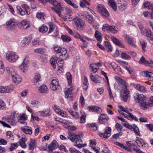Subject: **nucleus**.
Masks as SVG:
<instances>
[{"mask_svg":"<svg viewBox=\"0 0 153 153\" xmlns=\"http://www.w3.org/2000/svg\"><path fill=\"white\" fill-rule=\"evenodd\" d=\"M144 6L145 8H147L149 10H152L153 12V4H150V3L145 2L144 4Z\"/></svg>","mask_w":153,"mask_h":153,"instance_id":"46","label":"nucleus"},{"mask_svg":"<svg viewBox=\"0 0 153 153\" xmlns=\"http://www.w3.org/2000/svg\"><path fill=\"white\" fill-rule=\"evenodd\" d=\"M6 71L8 74H9L11 76H14L17 73L16 70L12 66L8 65L6 67Z\"/></svg>","mask_w":153,"mask_h":153,"instance_id":"18","label":"nucleus"},{"mask_svg":"<svg viewBox=\"0 0 153 153\" xmlns=\"http://www.w3.org/2000/svg\"><path fill=\"white\" fill-rule=\"evenodd\" d=\"M127 7L126 3L120 4L118 6V8L120 11H123Z\"/></svg>","mask_w":153,"mask_h":153,"instance_id":"42","label":"nucleus"},{"mask_svg":"<svg viewBox=\"0 0 153 153\" xmlns=\"http://www.w3.org/2000/svg\"><path fill=\"white\" fill-rule=\"evenodd\" d=\"M73 89V87H71L68 88L65 91V97L66 98L70 99L71 101L72 100Z\"/></svg>","mask_w":153,"mask_h":153,"instance_id":"15","label":"nucleus"},{"mask_svg":"<svg viewBox=\"0 0 153 153\" xmlns=\"http://www.w3.org/2000/svg\"><path fill=\"white\" fill-rule=\"evenodd\" d=\"M65 10H66V16L69 17L71 16L72 14V11L68 8L66 7Z\"/></svg>","mask_w":153,"mask_h":153,"instance_id":"61","label":"nucleus"},{"mask_svg":"<svg viewBox=\"0 0 153 153\" xmlns=\"http://www.w3.org/2000/svg\"><path fill=\"white\" fill-rule=\"evenodd\" d=\"M4 71V66L3 62L0 60V74H3Z\"/></svg>","mask_w":153,"mask_h":153,"instance_id":"48","label":"nucleus"},{"mask_svg":"<svg viewBox=\"0 0 153 153\" xmlns=\"http://www.w3.org/2000/svg\"><path fill=\"white\" fill-rule=\"evenodd\" d=\"M21 6L25 10L27 14L29 15L30 14V10L27 4H23Z\"/></svg>","mask_w":153,"mask_h":153,"instance_id":"38","label":"nucleus"},{"mask_svg":"<svg viewBox=\"0 0 153 153\" xmlns=\"http://www.w3.org/2000/svg\"><path fill=\"white\" fill-rule=\"evenodd\" d=\"M6 25L7 29L12 30L15 29L17 25V23L15 20L11 19L7 22Z\"/></svg>","mask_w":153,"mask_h":153,"instance_id":"8","label":"nucleus"},{"mask_svg":"<svg viewBox=\"0 0 153 153\" xmlns=\"http://www.w3.org/2000/svg\"><path fill=\"white\" fill-rule=\"evenodd\" d=\"M102 30L105 32L107 30H109L112 33L114 34L117 33L118 30V28L115 26L109 25L108 24L103 25Z\"/></svg>","mask_w":153,"mask_h":153,"instance_id":"7","label":"nucleus"},{"mask_svg":"<svg viewBox=\"0 0 153 153\" xmlns=\"http://www.w3.org/2000/svg\"><path fill=\"white\" fill-rule=\"evenodd\" d=\"M139 62L140 63L143 64L146 66L153 68V61L152 60H150L149 61L146 60L144 57L142 56Z\"/></svg>","mask_w":153,"mask_h":153,"instance_id":"12","label":"nucleus"},{"mask_svg":"<svg viewBox=\"0 0 153 153\" xmlns=\"http://www.w3.org/2000/svg\"><path fill=\"white\" fill-rule=\"evenodd\" d=\"M109 120V118L106 114H101L99 116L98 121L101 124H103L104 121H106Z\"/></svg>","mask_w":153,"mask_h":153,"instance_id":"19","label":"nucleus"},{"mask_svg":"<svg viewBox=\"0 0 153 153\" xmlns=\"http://www.w3.org/2000/svg\"><path fill=\"white\" fill-rule=\"evenodd\" d=\"M19 118L18 120H25L27 119V118L26 114L24 113L20 115L19 116Z\"/></svg>","mask_w":153,"mask_h":153,"instance_id":"50","label":"nucleus"},{"mask_svg":"<svg viewBox=\"0 0 153 153\" xmlns=\"http://www.w3.org/2000/svg\"><path fill=\"white\" fill-rule=\"evenodd\" d=\"M75 36L77 38H79L80 40L82 42L84 45L86 43H88V42L89 41V38L83 36L81 35L78 33H76Z\"/></svg>","mask_w":153,"mask_h":153,"instance_id":"17","label":"nucleus"},{"mask_svg":"<svg viewBox=\"0 0 153 153\" xmlns=\"http://www.w3.org/2000/svg\"><path fill=\"white\" fill-rule=\"evenodd\" d=\"M146 97L142 94H137L136 96H134V100L137 102L139 103L141 107V103L146 100Z\"/></svg>","mask_w":153,"mask_h":153,"instance_id":"13","label":"nucleus"},{"mask_svg":"<svg viewBox=\"0 0 153 153\" xmlns=\"http://www.w3.org/2000/svg\"><path fill=\"white\" fill-rule=\"evenodd\" d=\"M14 85H10L7 86H5V93H10L13 90Z\"/></svg>","mask_w":153,"mask_h":153,"instance_id":"33","label":"nucleus"},{"mask_svg":"<svg viewBox=\"0 0 153 153\" xmlns=\"http://www.w3.org/2000/svg\"><path fill=\"white\" fill-rule=\"evenodd\" d=\"M57 58L56 57H52L51 59V63L54 69H55L56 68V64L57 63Z\"/></svg>","mask_w":153,"mask_h":153,"instance_id":"35","label":"nucleus"},{"mask_svg":"<svg viewBox=\"0 0 153 153\" xmlns=\"http://www.w3.org/2000/svg\"><path fill=\"white\" fill-rule=\"evenodd\" d=\"M96 66L95 64L94 63L90 65L91 69L92 70V71L94 73L96 72L98 69H99L98 68L96 67Z\"/></svg>","mask_w":153,"mask_h":153,"instance_id":"51","label":"nucleus"},{"mask_svg":"<svg viewBox=\"0 0 153 153\" xmlns=\"http://www.w3.org/2000/svg\"><path fill=\"white\" fill-rule=\"evenodd\" d=\"M83 16L85 17V19L89 23L93 24L94 23V20L93 17L91 15L88 14V13L86 15H84Z\"/></svg>","mask_w":153,"mask_h":153,"instance_id":"29","label":"nucleus"},{"mask_svg":"<svg viewBox=\"0 0 153 153\" xmlns=\"http://www.w3.org/2000/svg\"><path fill=\"white\" fill-rule=\"evenodd\" d=\"M58 111H56V112L58 114H59L62 117H66V114L65 112H64L62 111L60 109H58Z\"/></svg>","mask_w":153,"mask_h":153,"instance_id":"64","label":"nucleus"},{"mask_svg":"<svg viewBox=\"0 0 153 153\" xmlns=\"http://www.w3.org/2000/svg\"><path fill=\"white\" fill-rule=\"evenodd\" d=\"M47 88L46 85H42L39 88V90L41 93H46L47 91Z\"/></svg>","mask_w":153,"mask_h":153,"instance_id":"40","label":"nucleus"},{"mask_svg":"<svg viewBox=\"0 0 153 153\" xmlns=\"http://www.w3.org/2000/svg\"><path fill=\"white\" fill-rule=\"evenodd\" d=\"M135 142L137 143V145L140 147H143L144 145H147L143 140L141 138L137 137Z\"/></svg>","mask_w":153,"mask_h":153,"instance_id":"21","label":"nucleus"},{"mask_svg":"<svg viewBox=\"0 0 153 153\" xmlns=\"http://www.w3.org/2000/svg\"><path fill=\"white\" fill-rule=\"evenodd\" d=\"M5 103L1 100L0 99V110H4L6 108Z\"/></svg>","mask_w":153,"mask_h":153,"instance_id":"52","label":"nucleus"},{"mask_svg":"<svg viewBox=\"0 0 153 153\" xmlns=\"http://www.w3.org/2000/svg\"><path fill=\"white\" fill-rule=\"evenodd\" d=\"M73 24L75 28L79 30H83L84 26V21L79 18H74Z\"/></svg>","mask_w":153,"mask_h":153,"instance_id":"4","label":"nucleus"},{"mask_svg":"<svg viewBox=\"0 0 153 153\" xmlns=\"http://www.w3.org/2000/svg\"><path fill=\"white\" fill-rule=\"evenodd\" d=\"M32 44L34 46L39 45V39H33L32 42Z\"/></svg>","mask_w":153,"mask_h":153,"instance_id":"57","label":"nucleus"},{"mask_svg":"<svg viewBox=\"0 0 153 153\" xmlns=\"http://www.w3.org/2000/svg\"><path fill=\"white\" fill-rule=\"evenodd\" d=\"M21 25L23 29H26L29 27V22L26 20H23L21 22Z\"/></svg>","mask_w":153,"mask_h":153,"instance_id":"32","label":"nucleus"},{"mask_svg":"<svg viewBox=\"0 0 153 153\" xmlns=\"http://www.w3.org/2000/svg\"><path fill=\"white\" fill-rule=\"evenodd\" d=\"M84 80L83 82L84 85L83 86V88L87 90L88 87V80L87 78L84 76Z\"/></svg>","mask_w":153,"mask_h":153,"instance_id":"47","label":"nucleus"},{"mask_svg":"<svg viewBox=\"0 0 153 153\" xmlns=\"http://www.w3.org/2000/svg\"><path fill=\"white\" fill-rule=\"evenodd\" d=\"M122 88L120 91V97L122 100L125 102L130 98V91L127 89V86L124 84L122 85Z\"/></svg>","mask_w":153,"mask_h":153,"instance_id":"1","label":"nucleus"},{"mask_svg":"<svg viewBox=\"0 0 153 153\" xmlns=\"http://www.w3.org/2000/svg\"><path fill=\"white\" fill-rule=\"evenodd\" d=\"M125 40L129 45L132 46H134L133 40V39L129 35H126L125 36Z\"/></svg>","mask_w":153,"mask_h":153,"instance_id":"31","label":"nucleus"},{"mask_svg":"<svg viewBox=\"0 0 153 153\" xmlns=\"http://www.w3.org/2000/svg\"><path fill=\"white\" fill-rule=\"evenodd\" d=\"M29 38H25L22 41L21 43L22 45L24 46L26 45H28L29 43Z\"/></svg>","mask_w":153,"mask_h":153,"instance_id":"49","label":"nucleus"},{"mask_svg":"<svg viewBox=\"0 0 153 153\" xmlns=\"http://www.w3.org/2000/svg\"><path fill=\"white\" fill-rule=\"evenodd\" d=\"M41 80L40 74L39 73H36L35 74V76L33 79V82L35 85H37L39 81Z\"/></svg>","mask_w":153,"mask_h":153,"instance_id":"24","label":"nucleus"},{"mask_svg":"<svg viewBox=\"0 0 153 153\" xmlns=\"http://www.w3.org/2000/svg\"><path fill=\"white\" fill-rule=\"evenodd\" d=\"M58 82V80L56 79L52 80L50 86L52 90L57 91H59L61 90V88Z\"/></svg>","mask_w":153,"mask_h":153,"instance_id":"9","label":"nucleus"},{"mask_svg":"<svg viewBox=\"0 0 153 153\" xmlns=\"http://www.w3.org/2000/svg\"><path fill=\"white\" fill-rule=\"evenodd\" d=\"M21 6L25 10L27 14L29 15L30 14V10L27 4H23Z\"/></svg>","mask_w":153,"mask_h":153,"instance_id":"37","label":"nucleus"},{"mask_svg":"<svg viewBox=\"0 0 153 153\" xmlns=\"http://www.w3.org/2000/svg\"><path fill=\"white\" fill-rule=\"evenodd\" d=\"M121 57L124 59H130V56L125 53L123 52L121 54Z\"/></svg>","mask_w":153,"mask_h":153,"instance_id":"53","label":"nucleus"},{"mask_svg":"<svg viewBox=\"0 0 153 153\" xmlns=\"http://www.w3.org/2000/svg\"><path fill=\"white\" fill-rule=\"evenodd\" d=\"M91 80L95 83H99L100 82L101 77L99 76H93L92 74H91Z\"/></svg>","mask_w":153,"mask_h":153,"instance_id":"25","label":"nucleus"},{"mask_svg":"<svg viewBox=\"0 0 153 153\" xmlns=\"http://www.w3.org/2000/svg\"><path fill=\"white\" fill-rule=\"evenodd\" d=\"M7 121L12 126L15 125L16 124V120L14 116V115H11L9 116L7 119Z\"/></svg>","mask_w":153,"mask_h":153,"instance_id":"23","label":"nucleus"},{"mask_svg":"<svg viewBox=\"0 0 153 153\" xmlns=\"http://www.w3.org/2000/svg\"><path fill=\"white\" fill-rule=\"evenodd\" d=\"M137 25L143 35L146 36L148 37H149L152 35V32L151 30L149 29H143V26L141 23L138 22L137 23Z\"/></svg>","mask_w":153,"mask_h":153,"instance_id":"10","label":"nucleus"},{"mask_svg":"<svg viewBox=\"0 0 153 153\" xmlns=\"http://www.w3.org/2000/svg\"><path fill=\"white\" fill-rule=\"evenodd\" d=\"M134 87L138 91L142 92H145L146 91V88L143 85H141L139 84L135 85Z\"/></svg>","mask_w":153,"mask_h":153,"instance_id":"30","label":"nucleus"},{"mask_svg":"<svg viewBox=\"0 0 153 153\" xmlns=\"http://www.w3.org/2000/svg\"><path fill=\"white\" fill-rule=\"evenodd\" d=\"M29 61V57L28 56L26 55L25 57L23 62L19 66V70L23 73H25L27 71Z\"/></svg>","mask_w":153,"mask_h":153,"instance_id":"6","label":"nucleus"},{"mask_svg":"<svg viewBox=\"0 0 153 153\" xmlns=\"http://www.w3.org/2000/svg\"><path fill=\"white\" fill-rule=\"evenodd\" d=\"M48 1L49 3H51L53 4L55 7H57L59 6V5H60L58 3V2L55 0H48Z\"/></svg>","mask_w":153,"mask_h":153,"instance_id":"58","label":"nucleus"},{"mask_svg":"<svg viewBox=\"0 0 153 153\" xmlns=\"http://www.w3.org/2000/svg\"><path fill=\"white\" fill-rule=\"evenodd\" d=\"M52 9L58 14L59 16H62V15L60 13L61 9L60 5H59V6L57 7H52Z\"/></svg>","mask_w":153,"mask_h":153,"instance_id":"34","label":"nucleus"},{"mask_svg":"<svg viewBox=\"0 0 153 153\" xmlns=\"http://www.w3.org/2000/svg\"><path fill=\"white\" fill-rule=\"evenodd\" d=\"M48 30V27L45 25H43L39 28V32L42 33H44L46 32Z\"/></svg>","mask_w":153,"mask_h":153,"instance_id":"45","label":"nucleus"},{"mask_svg":"<svg viewBox=\"0 0 153 153\" xmlns=\"http://www.w3.org/2000/svg\"><path fill=\"white\" fill-rule=\"evenodd\" d=\"M54 51L60 56H62V58L66 59L68 56V54L67 53L65 48H61L59 46H55L54 47Z\"/></svg>","mask_w":153,"mask_h":153,"instance_id":"5","label":"nucleus"},{"mask_svg":"<svg viewBox=\"0 0 153 153\" xmlns=\"http://www.w3.org/2000/svg\"><path fill=\"white\" fill-rule=\"evenodd\" d=\"M101 14L102 16L107 18L109 16V13L106 9L101 13Z\"/></svg>","mask_w":153,"mask_h":153,"instance_id":"63","label":"nucleus"},{"mask_svg":"<svg viewBox=\"0 0 153 153\" xmlns=\"http://www.w3.org/2000/svg\"><path fill=\"white\" fill-rule=\"evenodd\" d=\"M153 106V96H151L149 102H143L141 103V108L146 110L149 107H151Z\"/></svg>","mask_w":153,"mask_h":153,"instance_id":"11","label":"nucleus"},{"mask_svg":"<svg viewBox=\"0 0 153 153\" xmlns=\"http://www.w3.org/2000/svg\"><path fill=\"white\" fill-rule=\"evenodd\" d=\"M20 129L23 132L27 134H32V129L30 127L27 126H26L25 127H21Z\"/></svg>","mask_w":153,"mask_h":153,"instance_id":"26","label":"nucleus"},{"mask_svg":"<svg viewBox=\"0 0 153 153\" xmlns=\"http://www.w3.org/2000/svg\"><path fill=\"white\" fill-rule=\"evenodd\" d=\"M127 113L128 114L124 113L123 115L125 117L128 119H129L130 118L133 119H134V116L132 114L129 112H128Z\"/></svg>","mask_w":153,"mask_h":153,"instance_id":"59","label":"nucleus"},{"mask_svg":"<svg viewBox=\"0 0 153 153\" xmlns=\"http://www.w3.org/2000/svg\"><path fill=\"white\" fill-rule=\"evenodd\" d=\"M61 38L64 42H68L71 40V38L67 35H62L61 36Z\"/></svg>","mask_w":153,"mask_h":153,"instance_id":"39","label":"nucleus"},{"mask_svg":"<svg viewBox=\"0 0 153 153\" xmlns=\"http://www.w3.org/2000/svg\"><path fill=\"white\" fill-rule=\"evenodd\" d=\"M66 75L68 84L69 85H70L72 83V75L69 72L67 73Z\"/></svg>","mask_w":153,"mask_h":153,"instance_id":"41","label":"nucleus"},{"mask_svg":"<svg viewBox=\"0 0 153 153\" xmlns=\"http://www.w3.org/2000/svg\"><path fill=\"white\" fill-rule=\"evenodd\" d=\"M58 147V144L56 141L55 140H53L48 147L49 153H52V150L57 148Z\"/></svg>","mask_w":153,"mask_h":153,"instance_id":"16","label":"nucleus"},{"mask_svg":"<svg viewBox=\"0 0 153 153\" xmlns=\"http://www.w3.org/2000/svg\"><path fill=\"white\" fill-rule=\"evenodd\" d=\"M109 5L114 11L117 10V4L115 1L114 0H108Z\"/></svg>","mask_w":153,"mask_h":153,"instance_id":"28","label":"nucleus"},{"mask_svg":"<svg viewBox=\"0 0 153 153\" xmlns=\"http://www.w3.org/2000/svg\"><path fill=\"white\" fill-rule=\"evenodd\" d=\"M11 77L12 78L13 82L16 84H18L21 82L22 80L21 77L17 73Z\"/></svg>","mask_w":153,"mask_h":153,"instance_id":"20","label":"nucleus"},{"mask_svg":"<svg viewBox=\"0 0 153 153\" xmlns=\"http://www.w3.org/2000/svg\"><path fill=\"white\" fill-rule=\"evenodd\" d=\"M19 146V142L17 143H12L11 144V147L9 149L10 151H12L15 149Z\"/></svg>","mask_w":153,"mask_h":153,"instance_id":"44","label":"nucleus"},{"mask_svg":"<svg viewBox=\"0 0 153 153\" xmlns=\"http://www.w3.org/2000/svg\"><path fill=\"white\" fill-rule=\"evenodd\" d=\"M94 35L97 41L100 43L102 42V34L100 32L96 30Z\"/></svg>","mask_w":153,"mask_h":153,"instance_id":"27","label":"nucleus"},{"mask_svg":"<svg viewBox=\"0 0 153 153\" xmlns=\"http://www.w3.org/2000/svg\"><path fill=\"white\" fill-rule=\"evenodd\" d=\"M45 14L43 13H37L36 15V17L38 19H44V16Z\"/></svg>","mask_w":153,"mask_h":153,"instance_id":"56","label":"nucleus"},{"mask_svg":"<svg viewBox=\"0 0 153 153\" xmlns=\"http://www.w3.org/2000/svg\"><path fill=\"white\" fill-rule=\"evenodd\" d=\"M19 58V56L16 53L13 51H8L6 55V60L10 62L13 63L15 62Z\"/></svg>","mask_w":153,"mask_h":153,"instance_id":"2","label":"nucleus"},{"mask_svg":"<svg viewBox=\"0 0 153 153\" xmlns=\"http://www.w3.org/2000/svg\"><path fill=\"white\" fill-rule=\"evenodd\" d=\"M105 46L107 48H108V51H112V47L111 46L110 43L107 42H105Z\"/></svg>","mask_w":153,"mask_h":153,"instance_id":"54","label":"nucleus"},{"mask_svg":"<svg viewBox=\"0 0 153 153\" xmlns=\"http://www.w3.org/2000/svg\"><path fill=\"white\" fill-rule=\"evenodd\" d=\"M140 44L141 45L142 49L143 51H145L146 47L147 44V42L144 41H141Z\"/></svg>","mask_w":153,"mask_h":153,"instance_id":"60","label":"nucleus"},{"mask_svg":"<svg viewBox=\"0 0 153 153\" xmlns=\"http://www.w3.org/2000/svg\"><path fill=\"white\" fill-rule=\"evenodd\" d=\"M111 132V128L109 127H106L105 129L104 133H100V136L106 139L108 138L110 136Z\"/></svg>","mask_w":153,"mask_h":153,"instance_id":"14","label":"nucleus"},{"mask_svg":"<svg viewBox=\"0 0 153 153\" xmlns=\"http://www.w3.org/2000/svg\"><path fill=\"white\" fill-rule=\"evenodd\" d=\"M65 127L66 128L69 129L72 131H75L77 129V128L76 126H71L69 125H66Z\"/></svg>","mask_w":153,"mask_h":153,"instance_id":"62","label":"nucleus"},{"mask_svg":"<svg viewBox=\"0 0 153 153\" xmlns=\"http://www.w3.org/2000/svg\"><path fill=\"white\" fill-rule=\"evenodd\" d=\"M65 59L62 58V57L60 60H59L58 62V65L59 69L58 70H60L61 68H62L63 63V61L64 59Z\"/></svg>","mask_w":153,"mask_h":153,"instance_id":"55","label":"nucleus"},{"mask_svg":"<svg viewBox=\"0 0 153 153\" xmlns=\"http://www.w3.org/2000/svg\"><path fill=\"white\" fill-rule=\"evenodd\" d=\"M68 138L72 142L76 143L82 142V141L81 138L83 137V134L82 133L79 135H75L74 133L70 132Z\"/></svg>","mask_w":153,"mask_h":153,"instance_id":"3","label":"nucleus"},{"mask_svg":"<svg viewBox=\"0 0 153 153\" xmlns=\"http://www.w3.org/2000/svg\"><path fill=\"white\" fill-rule=\"evenodd\" d=\"M143 14L145 17H147L151 19H153V12H148L146 11L143 12Z\"/></svg>","mask_w":153,"mask_h":153,"instance_id":"36","label":"nucleus"},{"mask_svg":"<svg viewBox=\"0 0 153 153\" xmlns=\"http://www.w3.org/2000/svg\"><path fill=\"white\" fill-rule=\"evenodd\" d=\"M152 73L148 71H144L141 72V75L144 77H150L152 75Z\"/></svg>","mask_w":153,"mask_h":153,"instance_id":"43","label":"nucleus"},{"mask_svg":"<svg viewBox=\"0 0 153 153\" xmlns=\"http://www.w3.org/2000/svg\"><path fill=\"white\" fill-rule=\"evenodd\" d=\"M111 39L113 42L117 45L123 48L124 47V45L122 44L121 41L118 40L116 38L112 37Z\"/></svg>","mask_w":153,"mask_h":153,"instance_id":"22","label":"nucleus"}]
</instances>
